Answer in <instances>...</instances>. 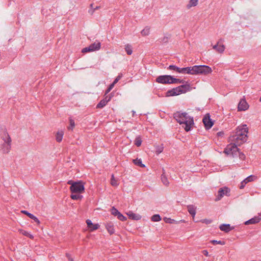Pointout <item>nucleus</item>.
<instances>
[{"label": "nucleus", "mask_w": 261, "mask_h": 261, "mask_svg": "<svg viewBox=\"0 0 261 261\" xmlns=\"http://www.w3.org/2000/svg\"><path fill=\"white\" fill-rule=\"evenodd\" d=\"M248 128L247 125L243 124L238 126L234 132L229 137L230 142H236L237 144L241 145L247 141Z\"/></svg>", "instance_id": "nucleus-1"}, {"label": "nucleus", "mask_w": 261, "mask_h": 261, "mask_svg": "<svg viewBox=\"0 0 261 261\" xmlns=\"http://www.w3.org/2000/svg\"><path fill=\"white\" fill-rule=\"evenodd\" d=\"M212 72V68L206 65H195L194 66L179 68V73L193 75H207Z\"/></svg>", "instance_id": "nucleus-2"}, {"label": "nucleus", "mask_w": 261, "mask_h": 261, "mask_svg": "<svg viewBox=\"0 0 261 261\" xmlns=\"http://www.w3.org/2000/svg\"><path fill=\"white\" fill-rule=\"evenodd\" d=\"M174 118L179 124L185 125L184 128L186 132L189 131L194 124L193 118L188 116L186 113L176 112L174 114Z\"/></svg>", "instance_id": "nucleus-3"}, {"label": "nucleus", "mask_w": 261, "mask_h": 261, "mask_svg": "<svg viewBox=\"0 0 261 261\" xmlns=\"http://www.w3.org/2000/svg\"><path fill=\"white\" fill-rule=\"evenodd\" d=\"M155 81L158 83L163 84L184 83V80H180V79L174 78L173 76L168 75L159 76L156 79Z\"/></svg>", "instance_id": "nucleus-4"}, {"label": "nucleus", "mask_w": 261, "mask_h": 261, "mask_svg": "<svg viewBox=\"0 0 261 261\" xmlns=\"http://www.w3.org/2000/svg\"><path fill=\"white\" fill-rule=\"evenodd\" d=\"M189 90L190 86L189 85H182L168 90L166 93V95L167 96H176L182 93H185Z\"/></svg>", "instance_id": "nucleus-5"}, {"label": "nucleus", "mask_w": 261, "mask_h": 261, "mask_svg": "<svg viewBox=\"0 0 261 261\" xmlns=\"http://www.w3.org/2000/svg\"><path fill=\"white\" fill-rule=\"evenodd\" d=\"M3 140L5 143L3 144V148H2L3 152L4 153H7L10 151L11 149V139L7 132L4 133V135L3 136Z\"/></svg>", "instance_id": "nucleus-6"}, {"label": "nucleus", "mask_w": 261, "mask_h": 261, "mask_svg": "<svg viewBox=\"0 0 261 261\" xmlns=\"http://www.w3.org/2000/svg\"><path fill=\"white\" fill-rule=\"evenodd\" d=\"M70 191L72 193L81 194L84 192L85 188L82 182H75L70 187Z\"/></svg>", "instance_id": "nucleus-7"}, {"label": "nucleus", "mask_w": 261, "mask_h": 261, "mask_svg": "<svg viewBox=\"0 0 261 261\" xmlns=\"http://www.w3.org/2000/svg\"><path fill=\"white\" fill-rule=\"evenodd\" d=\"M239 145L237 144L236 142H230V143L225 148L224 152L227 155L232 154L233 155L237 151H239V149L237 147Z\"/></svg>", "instance_id": "nucleus-8"}, {"label": "nucleus", "mask_w": 261, "mask_h": 261, "mask_svg": "<svg viewBox=\"0 0 261 261\" xmlns=\"http://www.w3.org/2000/svg\"><path fill=\"white\" fill-rule=\"evenodd\" d=\"M203 122L204 124L206 129H208L212 127V126L213 125V122L210 119L209 114H207L205 115V116L203 118Z\"/></svg>", "instance_id": "nucleus-9"}, {"label": "nucleus", "mask_w": 261, "mask_h": 261, "mask_svg": "<svg viewBox=\"0 0 261 261\" xmlns=\"http://www.w3.org/2000/svg\"><path fill=\"white\" fill-rule=\"evenodd\" d=\"M229 192V190L227 187H224L219 189L218 192L217 197L216 199V200H220L224 195H227V193Z\"/></svg>", "instance_id": "nucleus-10"}, {"label": "nucleus", "mask_w": 261, "mask_h": 261, "mask_svg": "<svg viewBox=\"0 0 261 261\" xmlns=\"http://www.w3.org/2000/svg\"><path fill=\"white\" fill-rule=\"evenodd\" d=\"M222 41V39H220L218 41L217 43L213 46V48L215 49L218 53L220 54L223 53L225 49V45L220 43L221 41Z\"/></svg>", "instance_id": "nucleus-11"}, {"label": "nucleus", "mask_w": 261, "mask_h": 261, "mask_svg": "<svg viewBox=\"0 0 261 261\" xmlns=\"http://www.w3.org/2000/svg\"><path fill=\"white\" fill-rule=\"evenodd\" d=\"M111 97L109 96H106L103 99L101 100L100 102L97 105L96 108L101 109L103 108L107 103L110 101Z\"/></svg>", "instance_id": "nucleus-12"}, {"label": "nucleus", "mask_w": 261, "mask_h": 261, "mask_svg": "<svg viewBox=\"0 0 261 261\" xmlns=\"http://www.w3.org/2000/svg\"><path fill=\"white\" fill-rule=\"evenodd\" d=\"M248 107L249 106L246 101L243 99H241L238 107V111H245Z\"/></svg>", "instance_id": "nucleus-13"}, {"label": "nucleus", "mask_w": 261, "mask_h": 261, "mask_svg": "<svg viewBox=\"0 0 261 261\" xmlns=\"http://www.w3.org/2000/svg\"><path fill=\"white\" fill-rule=\"evenodd\" d=\"M86 223L88 228L91 231L97 229L99 227L98 224H93L92 221L89 219L86 220Z\"/></svg>", "instance_id": "nucleus-14"}, {"label": "nucleus", "mask_w": 261, "mask_h": 261, "mask_svg": "<svg viewBox=\"0 0 261 261\" xmlns=\"http://www.w3.org/2000/svg\"><path fill=\"white\" fill-rule=\"evenodd\" d=\"M261 220V215L255 216L245 222V225L256 224Z\"/></svg>", "instance_id": "nucleus-15"}, {"label": "nucleus", "mask_w": 261, "mask_h": 261, "mask_svg": "<svg viewBox=\"0 0 261 261\" xmlns=\"http://www.w3.org/2000/svg\"><path fill=\"white\" fill-rule=\"evenodd\" d=\"M219 228L221 231L225 232H228L230 230L234 229L233 227H231L229 224H221L219 226Z\"/></svg>", "instance_id": "nucleus-16"}, {"label": "nucleus", "mask_w": 261, "mask_h": 261, "mask_svg": "<svg viewBox=\"0 0 261 261\" xmlns=\"http://www.w3.org/2000/svg\"><path fill=\"white\" fill-rule=\"evenodd\" d=\"M21 213H22V214H24L25 215H26L27 216H28L30 218L33 219L34 220L35 222H36L37 224H39L40 223V221L39 220V219L36 217H35L34 215H33V214L29 213L28 212H27V211H24V210H22L21 211Z\"/></svg>", "instance_id": "nucleus-17"}, {"label": "nucleus", "mask_w": 261, "mask_h": 261, "mask_svg": "<svg viewBox=\"0 0 261 261\" xmlns=\"http://www.w3.org/2000/svg\"><path fill=\"white\" fill-rule=\"evenodd\" d=\"M89 46L92 49L91 51H93L99 50L100 48L101 44L99 41H96L90 45Z\"/></svg>", "instance_id": "nucleus-18"}, {"label": "nucleus", "mask_w": 261, "mask_h": 261, "mask_svg": "<svg viewBox=\"0 0 261 261\" xmlns=\"http://www.w3.org/2000/svg\"><path fill=\"white\" fill-rule=\"evenodd\" d=\"M187 207H188V210L189 213L194 218L196 214V208L193 205H188Z\"/></svg>", "instance_id": "nucleus-19"}, {"label": "nucleus", "mask_w": 261, "mask_h": 261, "mask_svg": "<svg viewBox=\"0 0 261 261\" xmlns=\"http://www.w3.org/2000/svg\"><path fill=\"white\" fill-rule=\"evenodd\" d=\"M163 173L161 175V180L164 185L168 186L169 184V182L168 181L167 177L165 175L164 170L163 169Z\"/></svg>", "instance_id": "nucleus-20"}, {"label": "nucleus", "mask_w": 261, "mask_h": 261, "mask_svg": "<svg viewBox=\"0 0 261 261\" xmlns=\"http://www.w3.org/2000/svg\"><path fill=\"white\" fill-rule=\"evenodd\" d=\"M129 217L133 220H140L141 218V216L138 214H136L133 213V212H129L127 213Z\"/></svg>", "instance_id": "nucleus-21"}, {"label": "nucleus", "mask_w": 261, "mask_h": 261, "mask_svg": "<svg viewBox=\"0 0 261 261\" xmlns=\"http://www.w3.org/2000/svg\"><path fill=\"white\" fill-rule=\"evenodd\" d=\"M106 227L110 234H112L114 233V226L111 223H107Z\"/></svg>", "instance_id": "nucleus-22"}, {"label": "nucleus", "mask_w": 261, "mask_h": 261, "mask_svg": "<svg viewBox=\"0 0 261 261\" xmlns=\"http://www.w3.org/2000/svg\"><path fill=\"white\" fill-rule=\"evenodd\" d=\"M64 132L63 131H60L57 133L56 139L58 142H60L63 138Z\"/></svg>", "instance_id": "nucleus-23"}, {"label": "nucleus", "mask_w": 261, "mask_h": 261, "mask_svg": "<svg viewBox=\"0 0 261 261\" xmlns=\"http://www.w3.org/2000/svg\"><path fill=\"white\" fill-rule=\"evenodd\" d=\"M111 185L114 187H117L119 185L118 179L115 178L113 174L111 176Z\"/></svg>", "instance_id": "nucleus-24"}, {"label": "nucleus", "mask_w": 261, "mask_h": 261, "mask_svg": "<svg viewBox=\"0 0 261 261\" xmlns=\"http://www.w3.org/2000/svg\"><path fill=\"white\" fill-rule=\"evenodd\" d=\"M198 4V0H190L187 7L189 9L192 7H195Z\"/></svg>", "instance_id": "nucleus-25"}, {"label": "nucleus", "mask_w": 261, "mask_h": 261, "mask_svg": "<svg viewBox=\"0 0 261 261\" xmlns=\"http://www.w3.org/2000/svg\"><path fill=\"white\" fill-rule=\"evenodd\" d=\"M70 197L73 200H79L83 198V196L78 193H72Z\"/></svg>", "instance_id": "nucleus-26"}, {"label": "nucleus", "mask_w": 261, "mask_h": 261, "mask_svg": "<svg viewBox=\"0 0 261 261\" xmlns=\"http://www.w3.org/2000/svg\"><path fill=\"white\" fill-rule=\"evenodd\" d=\"M19 231L22 235H23L24 236H26V237H28L30 238L31 239H33L34 238V237H33V236L32 234H30V233H29L28 232H27V231H25L24 230L20 229V230H19Z\"/></svg>", "instance_id": "nucleus-27"}, {"label": "nucleus", "mask_w": 261, "mask_h": 261, "mask_svg": "<svg viewBox=\"0 0 261 261\" xmlns=\"http://www.w3.org/2000/svg\"><path fill=\"white\" fill-rule=\"evenodd\" d=\"M125 50L127 54L128 55H130L133 53L132 46L129 44H127L125 46Z\"/></svg>", "instance_id": "nucleus-28"}, {"label": "nucleus", "mask_w": 261, "mask_h": 261, "mask_svg": "<svg viewBox=\"0 0 261 261\" xmlns=\"http://www.w3.org/2000/svg\"><path fill=\"white\" fill-rule=\"evenodd\" d=\"M150 32V28L148 27H146L141 32V34L142 36H145L149 35Z\"/></svg>", "instance_id": "nucleus-29"}, {"label": "nucleus", "mask_w": 261, "mask_h": 261, "mask_svg": "<svg viewBox=\"0 0 261 261\" xmlns=\"http://www.w3.org/2000/svg\"><path fill=\"white\" fill-rule=\"evenodd\" d=\"M134 163L141 167H145V165L142 163V161L141 159H136L135 160H133Z\"/></svg>", "instance_id": "nucleus-30"}, {"label": "nucleus", "mask_w": 261, "mask_h": 261, "mask_svg": "<svg viewBox=\"0 0 261 261\" xmlns=\"http://www.w3.org/2000/svg\"><path fill=\"white\" fill-rule=\"evenodd\" d=\"M256 177L253 175H250L248 176L247 178H246L245 179H244L245 181H246V183L247 184L249 182H251L253 181L254 179H255Z\"/></svg>", "instance_id": "nucleus-31"}, {"label": "nucleus", "mask_w": 261, "mask_h": 261, "mask_svg": "<svg viewBox=\"0 0 261 261\" xmlns=\"http://www.w3.org/2000/svg\"><path fill=\"white\" fill-rule=\"evenodd\" d=\"M161 220V218L159 215H154L151 217V220L154 222H158Z\"/></svg>", "instance_id": "nucleus-32"}, {"label": "nucleus", "mask_w": 261, "mask_h": 261, "mask_svg": "<svg viewBox=\"0 0 261 261\" xmlns=\"http://www.w3.org/2000/svg\"><path fill=\"white\" fill-rule=\"evenodd\" d=\"M167 69L170 70L175 71L178 73L179 71V68L175 65H170Z\"/></svg>", "instance_id": "nucleus-33"}, {"label": "nucleus", "mask_w": 261, "mask_h": 261, "mask_svg": "<svg viewBox=\"0 0 261 261\" xmlns=\"http://www.w3.org/2000/svg\"><path fill=\"white\" fill-rule=\"evenodd\" d=\"M164 221L167 223H169V224H172V223H175L176 221L175 220H174V219H172L170 218H167V217H165L164 218Z\"/></svg>", "instance_id": "nucleus-34"}, {"label": "nucleus", "mask_w": 261, "mask_h": 261, "mask_svg": "<svg viewBox=\"0 0 261 261\" xmlns=\"http://www.w3.org/2000/svg\"><path fill=\"white\" fill-rule=\"evenodd\" d=\"M211 242L213 245L219 244V245H223L225 244V242L224 241H222L212 240L211 241Z\"/></svg>", "instance_id": "nucleus-35"}, {"label": "nucleus", "mask_w": 261, "mask_h": 261, "mask_svg": "<svg viewBox=\"0 0 261 261\" xmlns=\"http://www.w3.org/2000/svg\"><path fill=\"white\" fill-rule=\"evenodd\" d=\"M142 140L140 137H137L136 138L135 140V145L139 147L141 145Z\"/></svg>", "instance_id": "nucleus-36"}, {"label": "nucleus", "mask_w": 261, "mask_h": 261, "mask_svg": "<svg viewBox=\"0 0 261 261\" xmlns=\"http://www.w3.org/2000/svg\"><path fill=\"white\" fill-rule=\"evenodd\" d=\"M111 213L112 215L115 216H118L120 212H118V211L114 207H113L111 209Z\"/></svg>", "instance_id": "nucleus-37"}, {"label": "nucleus", "mask_w": 261, "mask_h": 261, "mask_svg": "<svg viewBox=\"0 0 261 261\" xmlns=\"http://www.w3.org/2000/svg\"><path fill=\"white\" fill-rule=\"evenodd\" d=\"M117 218L121 221H124L126 220V218L122 215L120 213L117 216Z\"/></svg>", "instance_id": "nucleus-38"}, {"label": "nucleus", "mask_w": 261, "mask_h": 261, "mask_svg": "<svg viewBox=\"0 0 261 261\" xmlns=\"http://www.w3.org/2000/svg\"><path fill=\"white\" fill-rule=\"evenodd\" d=\"M114 84L112 83L110 86L109 87H108V88L107 89V90H106V93H105V95H106L107 94H108L109 92H110V91L113 88L114 86Z\"/></svg>", "instance_id": "nucleus-39"}, {"label": "nucleus", "mask_w": 261, "mask_h": 261, "mask_svg": "<svg viewBox=\"0 0 261 261\" xmlns=\"http://www.w3.org/2000/svg\"><path fill=\"white\" fill-rule=\"evenodd\" d=\"M91 50L92 49L90 48V46H89L88 47H85V48H83L82 52L83 53H87V52H89V51H92Z\"/></svg>", "instance_id": "nucleus-40"}, {"label": "nucleus", "mask_w": 261, "mask_h": 261, "mask_svg": "<svg viewBox=\"0 0 261 261\" xmlns=\"http://www.w3.org/2000/svg\"><path fill=\"white\" fill-rule=\"evenodd\" d=\"M121 78V75H119L118 76H117V77L115 79V80L112 83L115 85L120 80Z\"/></svg>", "instance_id": "nucleus-41"}, {"label": "nucleus", "mask_w": 261, "mask_h": 261, "mask_svg": "<svg viewBox=\"0 0 261 261\" xmlns=\"http://www.w3.org/2000/svg\"><path fill=\"white\" fill-rule=\"evenodd\" d=\"M212 220H209V219H203L201 220V222L202 223H205V224H210L212 223Z\"/></svg>", "instance_id": "nucleus-42"}, {"label": "nucleus", "mask_w": 261, "mask_h": 261, "mask_svg": "<svg viewBox=\"0 0 261 261\" xmlns=\"http://www.w3.org/2000/svg\"><path fill=\"white\" fill-rule=\"evenodd\" d=\"M246 184H247L246 181H245L244 180H243L241 182V185H240V188L241 189H243V188L245 187V186Z\"/></svg>", "instance_id": "nucleus-43"}, {"label": "nucleus", "mask_w": 261, "mask_h": 261, "mask_svg": "<svg viewBox=\"0 0 261 261\" xmlns=\"http://www.w3.org/2000/svg\"><path fill=\"white\" fill-rule=\"evenodd\" d=\"M239 156L240 159L242 160H244L245 158V154L242 152H239Z\"/></svg>", "instance_id": "nucleus-44"}, {"label": "nucleus", "mask_w": 261, "mask_h": 261, "mask_svg": "<svg viewBox=\"0 0 261 261\" xmlns=\"http://www.w3.org/2000/svg\"><path fill=\"white\" fill-rule=\"evenodd\" d=\"M70 125L72 127V128L74 126L75 124H74V120H73L72 119L70 120Z\"/></svg>", "instance_id": "nucleus-45"}, {"label": "nucleus", "mask_w": 261, "mask_h": 261, "mask_svg": "<svg viewBox=\"0 0 261 261\" xmlns=\"http://www.w3.org/2000/svg\"><path fill=\"white\" fill-rule=\"evenodd\" d=\"M202 253H203L204 255H205V256H208V251H207V250H203V251H202Z\"/></svg>", "instance_id": "nucleus-46"}, {"label": "nucleus", "mask_w": 261, "mask_h": 261, "mask_svg": "<svg viewBox=\"0 0 261 261\" xmlns=\"http://www.w3.org/2000/svg\"><path fill=\"white\" fill-rule=\"evenodd\" d=\"M168 37H164L163 38V39L162 40V42H163L166 43V42H167L168 41Z\"/></svg>", "instance_id": "nucleus-47"}, {"label": "nucleus", "mask_w": 261, "mask_h": 261, "mask_svg": "<svg viewBox=\"0 0 261 261\" xmlns=\"http://www.w3.org/2000/svg\"><path fill=\"white\" fill-rule=\"evenodd\" d=\"M66 256L68 257V260H69V261H73V258H72L71 257L70 255L69 254L67 253V254H66Z\"/></svg>", "instance_id": "nucleus-48"}, {"label": "nucleus", "mask_w": 261, "mask_h": 261, "mask_svg": "<svg viewBox=\"0 0 261 261\" xmlns=\"http://www.w3.org/2000/svg\"><path fill=\"white\" fill-rule=\"evenodd\" d=\"M75 182H74L72 180H69L68 182H67V184L68 185H71V186H72V185H73Z\"/></svg>", "instance_id": "nucleus-49"}, {"label": "nucleus", "mask_w": 261, "mask_h": 261, "mask_svg": "<svg viewBox=\"0 0 261 261\" xmlns=\"http://www.w3.org/2000/svg\"><path fill=\"white\" fill-rule=\"evenodd\" d=\"M217 134L218 136H220L223 134V132H219V133H218Z\"/></svg>", "instance_id": "nucleus-50"}, {"label": "nucleus", "mask_w": 261, "mask_h": 261, "mask_svg": "<svg viewBox=\"0 0 261 261\" xmlns=\"http://www.w3.org/2000/svg\"><path fill=\"white\" fill-rule=\"evenodd\" d=\"M133 116H134L135 114V112L134 111H132Z\"/></svg>", "instance_id": "nucleus-51"}, {"label": "nucleus", "mask_w": 261, "mask_h": 261, "mask_svg": "<svg viewBox=\"0 0 261 261\" xmlns=\"http://www.w3.org/2000/svg\"><path fill=\"white\" fill-rule=\"evenodd\" d=\"M99 7L97 6V7L94 9V10H97V9H99Z\"/></svg>", "instance_id": "nucleus-52"}, {"label": "nucleus", "mask_w": 261, "mask_h": 261, "mask_svg": "<svg viewBox=\"0 0 261 261\" xmlns=\"http://www.w3.org/2000/svg\"><path fill=\"white\" fill-rule=\"evenodd\" d=\"M90 7H93V4H91V5H90Z\"/></svg>", "instance_id": "nucleus-53"}, {"label": "nucleus", "mask_w": 261, "mask_h": 261, "mask_svg": "<svg viewBox=\"0 0 261 261\" xmlns=\"http://www.w3.org/2000/svg\"><path fill=\"white\" fill-rule=\"evenodd\" d=\"M259 101H261V96H260V97L259 98Z\"/></svg>", "instance_id": "nucleus-54"}]
</instances>
